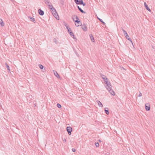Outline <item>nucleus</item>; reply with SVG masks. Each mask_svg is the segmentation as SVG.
<instances>
[{"label": "nucleus", "mask_w": 155, "mask_h": 155, "mask_svg": "<svg viewBox=\"0 0 155 155\" xmlns=\"http://www.w3.org/2000/svg\"><path fill=\"white\" fill-rule=\"evenodd\" d=\"M72 129L71 127H67V131L69 135H71V132L72 131Z\"/></svg>", "instance_id": "f257e3e1"}, {"label": "nucleus", "mask_w": 155, "mask_h": 155, "mask_svg": "<svg viewBox=\"0 0 155 155\" xmlns=\"http://www.w3.org/2000/svg\"><path fill=\"white\" fill-rule=\"evenodd\" d=\"M107 89L109 91L111 94L112 95H115V93L114 91L111 89V86L110 87H107Z\"/></svg>", "instance_id": "f03ea898"}, {"label": "nucleus", "mask_w": 155, "mask_h": 155, "mask_svg": "<svg viewBox=\"0 0 155 155\" xmlns=\"http://www.w3.org/2000/svg\"><path fill=\"white\" fill-rule=\"evenodd\" d=\"M104 82L105 83L107 84V87H110V86H111L110 84V82L108 81V79L107 78H106V79L105 80H104Z\"/></svg>", "instance_id": "7ed1b4c3"}, {"label": "nucleus", "mask_w": 155, "mask_h": 155, "mask_svg": "<svg viewBox=\"0 0 155 155\" xmlns=\"http://www.w3.org/2000/svg\"><path fill=\"white\" fill-rule=\"evenodd\" d=\"M104 82L105 83L107 84V87H110V86H111L110 84V82L108 81V79L107 78H106V79L105 80H104Z\"/></svg>", "instance_id": "20e7f679"}, {"label": "nucleus", "mask_w": 155, "mask_h": 155, "mask_svg": "<svg viewBox=\"0 0 155 155\" xmlns=\"http://www.w3.org/2000/svg\"><path fill=\"white\" fill-rule=\"evenodd\" d=\"M81 28L84 31H87V25L85 24H83V25H81Z\"/></svg>", "instance_id": "39448f33"}, {"label": "nucleus", "mask_w": 155, "mask_h": 155, "mask_svg": "<svg viewBox=\"0 0 155 155\" xmlns=\"http://www.w3.org/2000/svg\"><path fill=\"white\" fill-rule=\"evenodd\" d=\"M73 19L74 21H75V22H76L78 24V25L76 24H75V25L76 26L78 27V26H79L80 25H81V23L79 20H74V18H73Z\"/></svg>", "instance_id": "423d86ee"}, {"label": "nucleus", "mask_w": 155, "mask_h": 155, "mask_svg": "<svg viewBox=\"0 0 155 155\" xmlns=\"http://www.w3.org/2000/svg\"><path fill=\"white\" fill-rule=\"evenodd\" d=\"M74 1L77 5H81L83 0H74Z\"/></svg>", "instance_id": "0eeeda50"}, {"label": "nucleus", "mask_w": 155, "mask_h": 155, "mask_svg": "<svg viewBox=\"0 0 155 155\" xmlns=\"http://www.w3.org/2000/svg\"><path fill=\"white\" fill-rule=\"evenodd\" d=\"M38 12L39 14L41 15H43L44 14V11L41 9H38Z\"/></svg>", "instance_id": "6e6552de"}, {"label": "nucleus", "mask_w": 155, "mask_h": 155, "mask_svg": "<svg viewBox=\"0 0 155 155\" xmlns=\"http://www.w3.org/2000/svg\"><path fill=\"white\" fill-rule=\"evenodd\" d=\"M124 35H125V37H126V38L127 39H128L132 43V44H133V43H132V41L131 40V39L130 38L129 36L128 35L127 33V34L126 33V34Z\"/></svg>", "instance_id": "1a4fd4ad"}, {"label": "nucleus", "mask_w": 155, "mask_h": 155, "mask_svg": "<svg viewBox=\"0 0 155 155\" xmlns=\"http://www.w3.org/2000/svg\"><path fill=\"white\" fill-rule=\"evenodd\" d=\"M144 6L147 10H148L150 12H151V11L150 9L148 7V5L145 2L144 3Z\"/></svg>", "instance_id": "9d476101"}, {"label": "nucleus", "mask_w": 155, "mask_h": 155, "mask_svg": "<svg viewBox=\"0 0 155 155\" xmlns=\"http://www.w3.org/2000/svg\"><path fill=\"white\" fill-rule=\"evenodd\" d=\"M53 15L54 16V17L55 18L58 20L59 19V17L58 16V14L56 12L55 13H54V14H53Z\"/></svg>", "instance_id": "9b49d317"}, {"label": "nucleus", "mask_w": 155, "mask_h": 155, "mask_svg": "<svg viewBox=\"0 0 155 155\" xmlns=\"http://www.w3.org/2000/svg\"><path fill=\"white\" fill-rule=\"evenodd\" d=\"M89 36H90V39H91V41H92L93 42H94V41H95L94 39V37L91 34L89 35Z\"/></svg>", "instance_id": "f8f14e48"}, {"label": "nucleus", "mask_w": 155, "mask_h": 155, "mask_svg": "<svg viewBox=\"0 0 155 155\" xmlns=\"http://www.w3.org/2000/svg\"><path fill=\"white\" fill-rule=\"evenodd\" d=\"M97 103L98 104V105L99 106L102 107H103V104L101 103L99 100H97L96 101Z\"/></svg>", "instance_id": "ddd939ff"}, {"label": "nucleus", "mask_w": 155, "mask_h": 155, "mask_svg": "<svg viewBox=\"0 0 155 155\" xmlns=\"http://www.w3.org/2000/svg\"><path fill=\"white\" fill-rule=\"evenodd\" d=\"M104 110L105 113L107 115H108L109 114V112L108 108L107 107H105L104 109Z\"/></svg>", "instance_id": "4468645a"}, {"label": "nucleus", "mask_w": 155, "mask_h": 155, "mask_svg": "<svg viewBox=\"0 0 155 155\" xmlns=\"http://www.w3.org/2000/svg\"><path fill=\"white\" fill-rule=\"evenodd\" d=\"M30 18V20L31 21L33 22L34 23H35L36 22V21L35 20L34 18L33 17H28Z\"/></svg>", "instance_id": "2eb2a0df"}, {"label": "nucleus", "mask_w": 155, "mask_h": 155, "mask_svg": "<svg viewBox=\"0 0 155 155\" xmlns=\"http://www.w3.org/2000/svg\"><path fill=\"white\" fill-rule=\"evenodd\" d=\"M54 74L55 76H56V77H57L58 78H60V76L59 75V74H58L57 71H54Z\"/></svg>", "instance_id": "dca6fc26"}, {"label": "nucleus", "mask_w": 155, "mask_h": 155, "mask_svg": "<svg viewBox=\"0 0 155 155\" xmlns=\"http://www.w3.org/2000/svg\"><path fill=\"white\" fill-rule=\"evenodd\" d=\"M0 24L2 26H4V23L3 22L2 20L0 18Z\"/></svg>", "instance_id": "f3484780"}, {"label": "nucleus", "mask_w": 155, "mask_h": 155, "mask_svg": "<svg viewBox=\"0 0 155 155\" xmlns=\"http://www.w3.org/2000/svg\"><path fill=\"white\" fill-rule=\"evenodd\" d=\"M145 108H146V109L147 110H150V105L147 106V105L146 104L145 105Z\"/></svg>", "instance_id": "a211bd4d"}, {"label": "nucleus", "mask_w": 155, "mask_h": 155, "mask_svg": "<svg viewBox=\"0 0 155 155\" xmlns=\"http://www.w3.org/2000/svg\"><path fill=\"white\" fill-rule=\"evenodd\" d=\"M5 65L6 66V67L7 69H8V70H9V71H10V68L9 67V66L7 64V63H5Z\"/></svg>", "instance_id": "6ab92c4d"}, {"label": "nucleus", "mask_w": 155, "mask_h": 155, "mask_svg": "<svg viewBox=\"0 0 155 155\" xmlns=\"http://www.w3.org/2000/svg\"><path fill=\"white\" fill-rule=\"evenodd\" d=\"M48 5L49 7V8L51 10L54 8L53 7V6L51 4V5L49 4Z\"/></svg>", "instance_id": "aec40b11"}, {"label": "nucleus", "mask_w": 155, "mask_h": 155, "mask_svg": "<svg viewBox=\"0 0 155 155\" xmlns=\"http://www.w3.org/2000/svg\"><path fill=\"white\" fill-rule=\"evenodd\" d=\"M51 12H52V14H54V13H55L56 12V11L54 8H53V9L51 10Z\"/></svg>", "instance_id": "412c9836"}, {"label": "nucleus", "mask_w": 155, "mask_h": 155, "mask_svg": "<svg viewBox=\"0 0 155 155\" xmlns=\"http://www.w3.org/2000/svg\"><path fill=\"white\" fill-rule=\"evenodd\" d=\"M101 77L102 78V79L104 80H105L106 79V77L104 75H101Z\"/></svg>", "instance_id": "4be33fe9"}, {"label": "nucleus", "mask_w": 155, "mask_h": 155, "mask_svg": "<svg viewBox=\"0 0 155 155\" xmlns=\"http://www.w3.org/2000/svg\"><path fill=\"white\" fill-rule=\"evenodd\" d=\"M97 18L103 24H104V25L105 24V23H104V22L103 21H102L101 19H100V18H99L98 17H97Z\"/></svg>", "instance_id": "5701e85b"}, {"label": "nucleus", "mask_w": 155, "mask_h": 155, "mask_svg": "<svg viewBox=\"0 0 155 155\" xmlns=\"http://www.w3.org/2000/svg\"><path fill=\"white\" fill-rule=\"evenodd\" d=\"M79 10L81 12L83 13H84V14L86 13V12L84 11L81 8Z\"/></svg>", "instance_id": "b1692460"}, {"label": "nucleus", "mask_w": 155, "mask_h": 155, "mask_svg": "<svg viewBox=\"0 0 155 155\" xmlns=\"http://www.w3.org/2000/svg\"><path fill=\"white\" fill-rule=\"evenodd\" d=\"M39 66L40 68L41 69H43V68H44V66L42 65H41V64H39Z\"/></svg>", "instance_id": "393cba45"}, {"label": "nucleus", "mask_w": 155, "mask_h": 155, "mask_svg": "<svg viewBox=\"0 0 155 155\" xmlns=\"http://www.w3.org/2000/svg\"><path fill=\"white\" fill-rule=\"evenodd\" d=\"M66 28L68 29V32L69 33V32H70L71 31V28H69L68 26H67Z\"/></svg>", "instance_id": "a878e982"}, {"label": "nucleus", "mask_w": 155, "mask_h": 155, "mask_svg": "<svg viewBox=\"0 0 155 155\" xmlns=\"http://www.w3.org/2000/svg\"><path fill=\"white\" fill-rule=\"evenodd\" d=\"M121 29H122V31H123V33H124V35L126 34H126L127 33V32H126V31L124 30L123 28H122Z\"/></svg>", "instance_id": "bb28decb"}, {"label": "nucleus", "mask_w": 155, "mask_h": 155, "mask_svg": "<svg viewBox=\"0 0 155 155\" xmlns=\"http://www.w3.org/2000/svg\"><path fill=\"white\" fill-rule=\"evenodd\" d=\"M45 3L46 4L49 5V4H51V3L50 2H49L48 0L47 1V2H45Z\"/></svg>", "instance_id": "cd10ccee"}, {"label": "nucleus", "mask_w": 155, "mask_h": 155, "mask_svg": "<svg viewBox=\"0 0 155 155\" xmlns=\"http://www.w3.org/2000/svg\"><path fill=\"white\" fill-rule=\"evenodd\" d=\"M57 107L59 108H60L61 107V105L59 103L57 104Z\"/></svg>", "instance_id": "c85d7f7f"}, {"label": "nucleus", "mask_w": 155, "mask_h": 155, "mask_svg": "<svg viewBox=\"0 0 155 155\" xmlns=\"http://www.w3.org/2000/svg\"><path fill=\"white\" fill-rule=\"evenodd\" d=\"M69 33L70 34V35H71V36H73L74 33L72 32L71 31L70 32H69Z\"/></svg>", "instance_id": "c756f323"}, {"label": "nucleus", "mask_w": 155, "mask_h": 155, "mask_svg": "<svg viewBox=\"0 0 155 155\" xmlns=\"http://www.w3.org/2000/svg\"><path fill=\"white\" fill-rule=\"evenodd\" d=\"M99 143L98 142L95 143V145L96 147H98L99 146Z\"/></svg>", "instance_id": "7c9ffc66"}, {"label": "nucleus", "mask_w": 155, "mask_h": 155, "mask_svg": "<svg viewBox=\"0 0 155 155\" xmlns=\"http://www.w3.org/2000/svg\"><path fill=\"white\" fill-rule=\"evenodd\" d=\"M81 5H83V6H84L85 5H86V4L85 3L83 2V1L82 2V3H81Z\"/></svg>", "instance_id": "2f4dec72"}, {"label": "nucleus", "mask_w": 155, "mask_h": 155, "mask_svg": "<svg viewBox=\"0 0 155 155\" xmlns=\"http://www.w3.org/2000/svg\"><path fill=\"white\" fill-rule=\"evenodd\" d=\"M74 17H75V18L76 20H79V18L76 15H74Z\"/></svg>", "instance_id": "473e14b6"}, {"label": "nucleus", "mask_w": 155, "mask_h": 155, "mask_svg": "<svg viewBox=\"0 0 155 155\" xmlns=\"http://www.w3.org/2000/svg\"><path fill=\"white\" fill-rule=\"evenodd\" d=\"M142 93H141L140 92V94H139L138 95V96L139 97H140L142 96Z\"/></svg>", "instance_id": "72a5a7b5"}, {"label": "nucleus", "mask_w": 155, "mask_h": 155, "mask_svg": "<svg viewBox=\"0 0 155 155\" xmlns=\"http://www.w3.org/2000/svg\"><path fill=\"white\" fill-rule=\"evenodd\" d=\"M72 151L73 152H75L76 151V150L74 148H73L72 149Z\"/></svg>", "instance_id": "f704fd0d"}, {"label": "nucleus", "mask_w": 155, "mask_h": 155, "mask_svg": "<svg viewBox=\"0 0 155 155\" xmlns=\"http://www.w3.org/2000/svg\"><path fill=\"white\" fill-rule=\"evenodd\" d=\"M72 36L73 37V38L74 39H76L75 38V36L74 35H73V36Z\"/></svg>", "instance_id": "c9c22d12"}, {"label": "nucleus", "mask_w": 155, "mask_h": 155, "mask_svg": "<svg viewBox=\"0 0 155 155\" xmlns=\"http://www.w3.org/2000/svg\"><path fill=\"white\" fill-rule=\"evenodd\" d=\"M63 142H66V140L65 138H64V140H63Z\"/></svg>", "instance_id": "e433bc0d"}, {"label": "nucleus", "mask_w": 155, "mask_h": 155, "mask_svg": "<svg viewBox=\"0 0 155 155\" xmlns=\"http://www.w3.org/2000/svg\"><path fill=\"white\" fill-rule=\"evenodd\" d=\"M63 3H64L62 1H61V3L62 5H63L64 4Z\"/></svg>", "instance_id": "4c0bfd02"}, {"label": "nucleus", "mask_w": 155, "mask_h": 155, "mask_svg": "<svg viewBox=\"0 0 155 155\" xmlns=\"http://www.w3.org/2000/svg\"><path fill=\"white\" fill-rule=\"evenodd\" d=\"M77 7L79 10L81 8L78 6H77Z\"/></svg>", "instance_id": "58836bf2"}, {"label": "nucleus", "mask_w": 155, "mask_h": 155, "mask_svg": "<svg viewBox=\"0 0 155 155\" xmlns=\"http://www.w3.org/2000/svg\"><path fill=\"white\" fill-rule=\"evenodd\" d=\"M48 0H44V2H47V1H48Z\"/></svg>", "instance_id": "ea45409f"}, {"label": "nucleus", "mask_w": 155, "mask_h": 155, "mask_svg": "<svg viewBox=\"0 0 155 155\" xmlns=\"http://www.w3.org/2000/svg\"><path fill=\"white\" fill-rule=\"evenodd\" d=\"M11 0V1L12 2H14V0Z\"/></svg>", "instance_id": "a19ab883"}, {"label": "nucleus", "mask_w": 155, "mask_h": 155, "mask_svg": "<svg viewBox=\"0 0 155 155\" xmlns=\"http://www.w3.org/2000/svg\"><path fill=\"white\" fill-rule=\"evenodd\" d=\"M34 106H36V105L35 104H34Z\"/></svg>", "instance_id": "79ce46f5"}, {"label": "nucleus", "mask_w": 155, "mask_h": 155, "mask_svg": "<svg viewBox=\"0 0 155 155\" xmlns=\"http://www.w3.org/2000/svg\"><path fill=\"white\" fill-rule=\"evenodd\" d=\"M99 142H101V140H99Z\"/></svg>", "instance_id": "37998d69"}]
</instances>
